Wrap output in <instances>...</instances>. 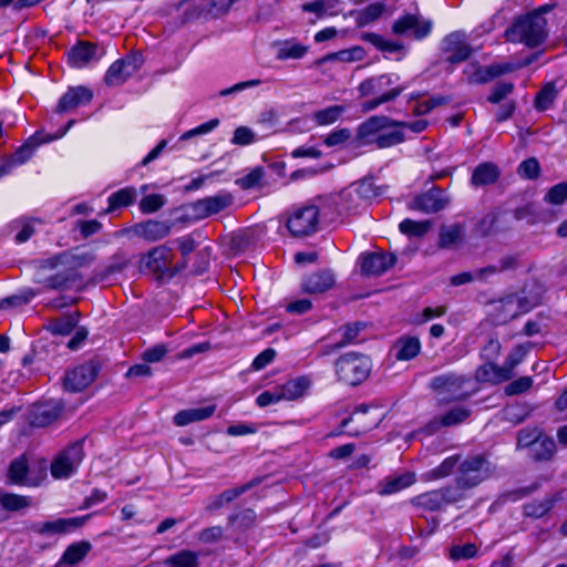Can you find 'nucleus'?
Returning <instances> with one entry per match:
<instances>
[{"mask_svg":"<svg viewBox=\"0 0 567 567\" xmlns=\"http://www.w3.org/2000/svg\"><path fill=\"white\" fill-rule=\"evenodd\" d=\"M398 125L399 121L385 115L370 116L357 127V144L379 150L399 145L405 141V134Z\"/></svg>","mask_w":567,"mask_h":567,"instance_id":"obj_1","label":"nucleus"},{"mask_svg":"<svg viewBox=\"0 0 567 567\" xmlns=\"http://www.w3.org/2000/svg\"><path fill=\"white\" fill-rule=\"evenodd\" d=\"M408 85L400 83V75L396 73H383L363 80L358 92L361 97L371 96L362 103V111L371 112L379 106L394 101L400 96Z\"/></svg>","mask_w":567,"mask_h":567,"instance_id":"obj_2","label":"nucleus"},{"mask_svg":"<svg viewBox=\"0 0 567 567\" xmlns=\"http://www.w3.org/2000/svg\"><path fill=\"white\" fill-rule=\"evenodd\" d=\"M547 8L543 7L518 17L505 31L506 41L523 43L530 49L542 45L548 35L547 20L544 17Z\"/></svg>","mask_w":567,"mask_h":567,"instance_id":"obj_3","label":"nucleus"},{"mask_svg":"<svg viewBox=\"0 0 567 567\" xmlns=\"http://www.w3.org/2000/svg\"><path fill=\"white\" fill-rule=\"evenodd\" d=\"M75 256L60 252L34 261V281L44 289H61L71 279V270L75 267Z\"/></svg>","mask_w":567,"mask_h":567,"instance_id":"obj_4","label":"nucleus"},{"mask_svg":"<svg viewBox=\"0 0 567 567\" xmlns=\"http://www.w3.org/2000/svg\"><path fill=\"white\" fill-rule=\"evenodd\" d=\"M323 200L320 196H316L291 209L286 220L291 236L301 238L318 231L320 219H328L329 209Z\"/></svg>","mask_w":567,"mask_h":567,"instance_id":"obj_5","label":"nucleus"},{"mask_svg":"<svg viewBox=\"0 0 567 567\" xmlns=\"http://www.w3.org/2000/svg\"><path fill=\"white\" fill-rule=\"evenodd\" d=\"M430 388L439 404L465 401L476 392L471 378L455 372L435 375L430 381Z\"/></svg>","mask_w":567,"mask_h":567,"instance_id":"obj_6","label":"nucleus"},{"mask_svg":"<svg viewBox=\"0 0 567 567\" xmlns=\"http://www.w3.org/2000/svg\"><path fill=\"white\" fill-rule=\"evenodd\" d=\"M371 190L370 183H360L353 185L337 195L320 196L324 199V206H328V220L336 217L350 214L358 210L364 200L369 197Z\"/></svg>","mask_w":567,"mask_h":567,"instance_id":"obj_7","label":"nucleus"},{"mask_svg":"<svg viewBox=\"0 0 567 567\" xmlns=\"http://www.w3.org/2000/svg\"><path fill=\"white\" fill-rule=\"evenodd\" d=\"M495 473V465L483 454L462 457L456 470L455 482L472 489L491 478Z\"/></svg>","mask_w":567,"mask_h":567,"instance_id":"obj_8","label":"nucleus"},{"mask_svg":"<svg viewBox=\"0 0 567 567\" xmlns=\"http://www.w3.org/2000/svg\"><path fill=\"white\" fill-rule=\"evenodd\" d=\"M371 371V361L367 355L349 352L336 361V373L348 385H358Z\"/></svg>","mask_w":567,"mask_h":567,"instance_id":"obj_9","label":"nucleus"},{"mask_svg":"<svg viewBox=\"0 0 567 567\" xmlns=\"http://www.w3.org/2000/svg\"><path fill=\"white\" fill-rule=\"evenodd\" d=\"M8 477L14 484L35 487L47 478V466L43 462L29 464L22 455L11 462Z\"/></svg>","mask_w":567,"mask_h":567,"instance_id":"obj_10","label":"nucleus"},{"mask_svg":"<svg viewBox=\"0 0 567 567\" xmlns=\"http://www.w3.org/2000/svg\"><path fill=\"white\" fill-rule=\"evenodd\" d=\"M433 29V21L425 18L419 10L404 13L392 24V32L395 35L410 37L416 41L427 38Z\"/></svg>","mask_w":567,"mask_h":567,"instance_id":"obj_11","label":"nucleus"},{"mask_svg":"<svg viewBox=\"0 0 567 567\" xmlns=\"http://www.w3.org/2000/svg\"><path fill=\"white\" fill-rule=\"evenodd\" d=\"M84 457L83 441H76L62 451L51 464V474L56 480L69 478Z\"/></svg>","mask_w":567,"mask_h":567,"instance_id":"obj_12","label":"nucleus"},{"mask_svg":"<svg viewBox=\"0 0 567 567\" xmlns=\"http://www.w3.org/2000/svg\"><path fill=\"white\" fill-rule=\"evenodd\" d=\"M143 64L141 54H128L116 60L107 69L104 82L110 86H117L126 82Z\"/></svg>","mask_w":567,"mask_h":567,"instance_id":"obj_13","label":"nucleus"},{"mask_svg":"<svg viewBox=\"0 0 567 567\" xmlns=\"http://www.w3.org/2000/svg\"><path fill=\"white\" fill-rule=\"evenodd\" d=\"M533 308L524 297L509 295L496 301L493 306V319L497 324H504L509 320L528 312Z\"/></svg>","mask_w":567,"mask_h":567,"instance_id":"obj_14","label":"nucleus"},{"mask_svg":"<svg viewBox=\"0 0 567 567\" xmlns=\"http://www.w3.org/2000/svg\"><path fill=\"white\" fill-rule=\"evenodd\" d=\"M467 34L464 31H454L442 40V51L450 63H461L467 60L473 53V49L467 41Z\"/></svg>","mask_w":567,"mask_h":567,"instance_id":"obj_15","label":"nucleus"},{"mask_svg":"<svg viewBox=\"0 0 567 567\" xmlns=\"http://www.w3.org/2000/svg\"><path fill=\"white\" fill-rule=\"evenodd\" d=\"M173 250L167 245H159L152 248L148 252L142 256L140 260L141 271H147L162 277L168 270L172 261Z\"/></svg>","mask_w":567,"mask_h":567,"instance_id":"obj_16","label":"nucleus"},{"mask_svg":"<svg viewBox=\"0 0 567 567\" xmlns=\"http://www.w3.org/2000/svg\"><path fill=\"white\" fill-rule=\"evenodd\" d=\"M99 373V364L94 361L85 362L66 372L64 388L71 392H80L89 386Z\"/></svg>","mask_w":567,"mask_h":567,"instance_id":"obj_17","label":"nucleus"},{"mask_svg":"<svg viewBox=\"0 0 567 567\" xmlns=\"http://www.w3.org/2000/svg\"><path fill=\"white\" fill-rule=\"evenodd\" d=\"M91 516L92 514L71 518H58L55 520H49L43 523L38 522L33 523L30 529L37 534L45 536L68 534L83 526Z\"/></svg>","mask_w":567,"mask_h":567,"instance_id":"obj_18","label":"nucleus"},{"mask_svg":"<svg viewBox=\"0 0 567 567\" xmlns=\"http://www.w3.org/2000/svg\"><path fill=\"white\" fill-rule=\"evenodd\" d=\"M173 225L171 220L147 219L135 224L131 231L148 243H155L166 238L171 234Z\"/></svg>","mask_w":567,"mask_h":567,"instance_id":"obj_19","label":"nucleus"},{"mask_svg":"<svg viewBox=\"0 0 567 567\" xmlns=\"http://www.w3.org/2000/svg\"><path fill=\"white\" fill-rule=\"evenodd\" d=\"M233 204V196L228 193H218L214 196H207L192 204V210L196 218L205 219L216 215Z\"/></svg>","mask_w":567,"mask_h":567,"instance_id":"obj_20","label":"nucleus"},{"mask_svg":"<svg viewBox=\"0 0 567 567\" xmlns=\"http://www.w3.org/2000/svg\"><path fill=\"white\" fill-rule=\"evenodd\" d=\"M449 204L450 198L444 190L439 187H432L414 198L412 208L425 214H434L446 208Z\"/></svg>","mask_w":567,"mask_h":567,"instance_id":"obj_21","label":"nucleus"},{"mask_svg":"<svg viewBox=\"0 0 567 567\" xmlns=\"http://www.w3.org/2000/svg\"><path fill=\"white\" fill-rule=\"evenodd\" d=\"M360 261L362 274L380 276L395 264L396 258L391 254L375 251L361 255Z\"/></svg>","mask_w":567,"mask_h":567,"instance_id":"obj_22","label":"nucleus"},{"mask_svg":"<svg viewBox=\"0 0 567 567\" xmlns=\"http://www.w3.org/2000/svg\"><path fill=\"white\" fill-rule=\"evenodd\" d=\"M336 284L334 274L329 269H321L302 278L301 289L309 295L323 293Z\"/></svg>","mask_w":567,"mask_h":567,"instance_id":"obj_23","label":"nucleus"},{"mask_svg":"<svg viewBox=\"0 0 567 567\" xmlns=\"http://www.w3.org/2000/svg\"><path fill=\"white\" fill-rule=\"evenodd\" d=\"M415 481V474L413 472L389 475L377 484L375 492L380 496L393 495L410 487Z\"/></svg>","mask_w":567,"mask_h":567,"instance_id":"obj_24","label":"nucleus"},{"mask_svg":"<svg viewBox=\"0 0 567 567\" xmlns=\"http://www.w3.org/2000/svg\"><path fill=\"white\" fill-rule=\"evenodd\" d=\"M92 97V91L85 86L71 87L61 96L56 105V112L64 113L80 105H85L91 102Z\"/></svg>","mask_w":567,"mask_h":567,"instance_id":"obj_25","label":"nucleus"},{"mask_svg":"<svg viewBox=\"0 0 567 567\" xmlns=\"http://www.w3.org/2000/svg\"><path fill=\"white\" fill-rule=\"evenodd\" d=\"M61 406L56 402L37 404L30 412V424L35 427H43L55 421L61 414Z\"/></svg>","mask_w":567,"mask_h":567,"instance_id":"obj_26","label":"nucleus"},{"mask_svg":"<svg viewBox=\"0 0 567 567\" xmlns=\"http://www.w3.org/2000/svg\"><path fill=\"white\" fill-rule=\"evenodd\" d=\"M471 415L470 409L465 406H453L444 414L434 417L426 425V431L433 433L442 426H453L464 422Z\"/></svg>","mask_w":567,"mask_h":567,"instance_id":"obj_27","label":"nucleus"},{"mask_svg":"<svg viewBox=\"0 0 567 567\" xmlns=\"http://www.w3.org/2000/svg\"><path fill=\"white\" fill-rule=\"evenodd\" d=\"M368 410L367 405L358 406L352 415L341 422L343 432L348 435L357 436L372 429L374 426V422H367L364 420Z\"/></svg>","mask_w":567,"mask_h":567,"instance_id":"obj_28","label":"nucleus"},{"mask_svg":"<svg viewBox=\"0 0 567 567\" xmlns=\"http://www.w3.org/2000/svg\"><path fill=\"white\" fill-rule=\"evenodd\" d=\"M96 51V44L79 41L68 52V62L72 68L81 69L95 59Z\"/></svg>","mask_w":567,"mask_h":567,"instance_id":"obj_29","label":"nucleus"},{"mask_svg":"<svg viewBox=\"0 0 567 567\" xmlns=\"http://www.w3.org/2000/svg\"><path fill=\"white\" fill-rule=\"evenodd\" d=\"M501 175L498 166L492 162H485L477 165L471 177V183L475 187H482L494 184Z\"/></svg>","mask_w":567,"mask_h":567,"instance_id":"obj_30","label":"nucleus"},{"mask_svg":"<svg viewBox=\"0 0 567 567\" xmlns=\"http://www.w3.org/2000/svg\"><path fill=\"white\" fill-rule=\"evenodd\" d=\"M393 351L398 360L408 361L420 353L421 342L417 337L402 336L395 341Z\"/></svg>","mask_w":567,"mask_h":567,"instance_id":"obj_31","label":"nucleus"},{"mask_svg":"<svg viewBox=\"0 0 567 567\" xmlns=\"http://www.w3.org/2000/svg\"><path fill=\"white\" fill-rule=\"evenodd\" d=\"M216 411V405H207L203 408H193L179 411L174 416V423L177 426H185L194 422L209 419Z\"/></svg>","mask_w":567,"mask_h":567,"instance_id":"obj_32","label":"nucleus"},{"mask_svg":"<svg viewBox=\"0 0 567 567\" xmlns=\"http://www.w3.org/2000/svg\"><path fill=\"white\" fill-rule=\"evenodd\" d=\"M555 453L556 443L554 439L544 433L528 450L527 455L535 462H546L551 460Z\"/></svg>","mask_w":567,"mask_h":567,"instance_id":"obj_33","label":"nucleus"},{"mask_svg":"<svg viewBox=\"0 0 567 567\" xmlns=\"http://www.w3.org/2000/svg\"><path fill=\"white\" fill-rule=\"evenodd\" d=\"M39 144L40 143L37 141L35 136L29 137L24 144L18 147L4 162L13 171L18 166L25 164L33 156Z\"/></svg>","mask_w":567,"mask_h":567,"instance_id":"obj_34","label":"nucleus"},{"mask_svg":"<svg viewBox=\"0 0 567 567\" xmlns=\"http://www.w3.org/2000/svg\"><path fill=\"white\" fill-rule=\"evenodd\" d=\"M476 379L481 382L502 383L509 380V374L504 365L489 361L480 367L476 372Z\"/></svg>","mask_w":567,"mask_h":567,"instance_id":"obj_35","label":"nucleus"},{"mask_svg":"<svg viewBox=\"0 0 567 567\" xmlns=\"http://www.w3.org/2000/svg\"><path fill=\"white\" fill-rule=\"evenodd\" d=\"M465 228L462 224L443 226L440 230L439 246L441 248H452L463 240Z\"/></svg>","mask_w":567,"mask_h":567,"instance_id":"obj_36","label":"nucleus"},{"mask_svg":"<svg viewBox=\"0 0 567 567\" xmlns=\"http://www.w3.org/2000/svg\"><path fill=\"white\" fill-rule=\"evenodd\" d=\"M411 503L421 509L434 512L440 511L444 506L443 496L439 489H433L423 494H420L411 499Z\"/></svg>","mask_w":567,"mask_h":567,"instance_id":"obj_37","label":"nucleus"},{"mask_svg":"<svg viewBox=\"0 0 567 567\" xmlns=\"http://www.w3.org/2000/svg\"><path fill=\"white\" fill-rule=\"evenodd\" d=\"M310 386V381L306 377L296 378L287 381L282 386L281 396L284 400L292 401L299 399Z\"/></svg>","mask_w":567,"mask_h":567,"instance_id":"obj_38","label":"nucleus"},{"mask_svg":"<svg viewBox=\"0 0 567 567\" xmlns=\"http://www.w3.org/2000/svg\"><path fill=\"white\" fill-rule=\"evenodd\" d=\"M135 198H136V190L134 187L121 188L120 190L110 195V197L107 199L109 207L105 210V213H110L115 209L126 207V206L133 204Z\"/></svg>","mask_w":567,"mask_h":567,"instance_id":"obj_39","label":"nucleus"},{"mask_svg":"<svg viewBox=\"0 0 567 567\" xmlns=\"http://www.w3.org/2000/svg\"><path fill=\"white\" fill-rule=\"evenodd\" d=\"M199 555L189 549H183L165 559L166 567H198Z\"/></svg>","mask_w":567,"mask_h":567,"instance_id":"obj_40","label":"nucleus"},{"mask_svg":"<svg viewBox=\"0 0 567 567\" xmlns=\"http://www.w3.org/2000/svg\"><path fill=\"white\" fill-rule=\"evenodd\" d=\"M363 39L382 52L401 53L404 51V45L402 43L388 40L378 33H365Z\"/></svg>","mask_w":567,"mask_h":567,"instance_id":"obj_41","label":"nucleus"},{"mask_svg":"<svg viewBox=\"0 0 567 567\" xmlns=\"http://www.w3.org/2000/svg\"><path fill=\"white\" fill-rule=\"evenodd\" d=\"M78 323V315H64L60 318L51 320L47 329L58 336H68L70 334Z\"/></svg>","mask_w":567,"mask_h":567,"instance_id":"obj_42","label":"nucleus"},{"mask_svg":"<svg viewBox=\"0 0 567 567\" xmlns=\"http://www.w3.org/2000/svg\"><path fill=\"white\" fill-rule=\"evenodd\" d=\"M384 4L374 2L354 13L355 22L359 27H365L378 20L384 12Z\"/></svg>","mask_w":567,"mask_h":567,"instance_id":"obj_43","label":"nucleus"},{"mask_svg":"<svg viewBox=\"0 0 567 567\" xmlns=\"http://www.w3.org/2000/svg\"><path fill=\"white\" fill-rule=\"evenodd\" d=\"M346 112V106L343 105H331L326 109L316 111L312 114V120L317 123V125H330L336 123Z\"/></svg>","mask_w":567,"mask_h":567,"instance_id":"obj_44","label":"nucleus"},{"mask_svg":"<svg viewBox=\"0 0 567 567\" xmlns=\"http://www.w3.org/2000/svg\"><path fill=\"white\" fill-rule=\"evenodd\" d=\"M248 486L243 485L235 488H229L217 495L215 498H213L207 505L206 511L208 512H215L223 506L231 503L235 498L240 496L243 493L247 491Z\"/></svg>","mask_w":567,"mask_h":567,"instance_id":"obj_45","label":"nucleus"},{"mask_svg":"<svg viewBox=\"0 0 567 567\" xmlns=\"http://www.w3.org/2000/svg\"><path fill=\"white\" fill-rule=\"evenodd\" d=\"M91 548L92 545L89 542L73 543L65 549L62 558L72 567L82 561Z\"/></svg>","mask_w":567,"mask_h":567,"instance_id":"obj_46","label":"nucleus"},{"mask_svg":"<svg viewBox=\"0 0 567 567\" xmlns=\"http://www.w3.org/2000/svg\"><path fill=\"white\" fill-rule=\"evenodd\" d=\"M532 348L530 342L517 344L513 348L507 359L504 362V368L506 372L509 374V379L514 375L515 368L524 360L525 355Z\"/></svg>","mask_w":567,"mask_h":567,"instance_id":"obj_47","label":"nucleus"},{"mask_svg":"<svg viewBox=\"0 0 567 567\" xmlns=\"http://www.w3.org/2000/svg\"><path fill=\"white\" fill-rule=\"evenodd\" d=\"M308 52V47L303 45L293 40L285 41L280 44L277 59L289 60V59H301Z\"/></svg>","mask_w":567,"mask_h":567,"instance_id":"obj_48","label":"nucleus"},{"mask_svg":"<svg viewBox=\"0 0 567 567\" xmlns=\"http://www.w3.org/2000/svg\"><path fill=\"white\" fill-rule=\"evenodd\" d=\"M0 506L6 511L17 512L31 506V498L13 493H4L0 496Z\"/></svg>","mask_w":567,"mask_h":567,"instance_id":"obj_49","label":"nucleus"},{"mask_svg":"<svg viewBox=\"0 0 567 567\" xmlns=\"http://www.w3.org/2000/svg\"><path fill=\"white\" fill-rule=\"evenodd\" d=\"M558 94V90L554 82L547 83L536 95L535 107L538 111L548 110L555 102Z\"/></svg>","mask_w":567,"mask_h":567,"instance_id":"obj_50","label":"nucleus"},{"mask_svg":"<svg viewBox=\"0 0 567 567\" xmlns=\"http://www.w3.org/2000/svg\"><path fill=\"white\" fill-rule=\"evenodd\" d=\"M461 460L462 456L458 454L444 458L440 465L431 471V476L435 480H440L456 473Z\"/></svg>","mask_w":567,"mask_h":567,"instance_id":"obj_51","label":"nucleus"},{"mask_svg":"<svg viewBox=\"0 0 567 567\" xmlns=\"http://www.w3.org/2000/svg\"><path fill=\"white\" fill-rule=\"evenodd\" d=\"M430 228L431 221H415L410 218L403 219L399 225L400 231L411 237H422L430 230Z\"/></svg>","mask_w":567,"mask_h":567,"instance_id":"obj_52","label":"nucleus"},{"mask_svg":"<svg viewBox=\"0 0 567 567\" xmlns=\"http://www.w3.org/2000/svg\"><path fill=\"white\" fill-rule=\"evenodd\" d=\"M544 434L539 427L522 429L517 434V450H529Z\"/></svg>","mask_w":567,"mask_h":567,"instance_id":"obj_53","label":"nucleus"},{"mask_svg":"<svg viewBox=\"0 0 567 567\" xmlns=\"http://www.w3.org/2000/svg\"><path fill=\"white\" fill-rule=\"evenodd\" d=\"M443 496L444 506L450 504H455L466 498L467 487L461 486V484L455 482V485H449L442 488H439Z\"/></svg>","mask_w":567,"mask_h":567,"instance_id":"obj_54","label":"nucleus"},{"mask_svg":"<svg viewBox=\"0 0 567 567\" xmlns=\"http://www.w3.org/2000/svg\"><path fill=\"white\" fill-rule=\"evenodd\" d=\"M264 176H265L264 168L260 166H257V167L252 168L249 173L244 175L243 177L237 178L236 184L241 189H245V190L252 189L260 185Z\"/></svg>","mask_w":567,"mask_h":567,"instance_id":"obj_55","label":"nucleus"},{"mask_svg":"<svg viewBox=\"0 0 567 567\" xmlns=\"http://www.w3.org/2000/svg\"><path fill=\"white\" fill-rule=\"evenodd\" d=\"M336 4L337 0H315L303 3L301 9L305 12H312L318 17H322L332 13L331 10L334 9Z\"/></svg>","mask_w":567,"mask_h":567,"instance_id":"obj_56","label":"nucleus"},{"mask_svg":"<svg viewBox=\"0 0 567 567\" xmlns=\"http://www.w3.org/2000/svg\"><path fill=\"white\" fill-rule=\"evenodd\" d=\"M567 200V183H558L550 187L544 196V202L550 205H563Z\"/></svg>","mask_w":567,"mask_h":567,"instance_id":"obj_57","label":"nucleus"},{"mask_svg":"<svg viewBox=\"0 0 567 567\" xmlns=\"http://www.w3.org/2000/svg\"><path fill=\"white\" fill-rule=\"evenodd\" d=\"M165 197L161 194H150L140 202V209L144 214H153L165 205Z\"/></svg>","mask_w":567,"mask_h":567,"instance_id":"obj_58","label":"nucleus"},{"mask_svg":"<svg viewBox=\"0 0 567 567\" xmlns=\"http://www.w3.org/2000/svg\"><path fill=\"white\" fill-rule=\"evenodd\" d=\"M539 172H540L539 163L534 157L523 161L517 168L518 175L524 178H527V179L537 178L539 175Z\"/></svg>","mask_w":567,"mask_h":567,"instance_id":"obj_59","label":"nucleus"},{"mask_svg":"<svg viewBox=\"0 0 567 567\" xmlns=\"http://www.w3.org/2000/svg\"><path fill=\"white\" fill-rule=\"evenodd\" d=\"M514 90V84L511 82H502L497 83L491 94L487 97V101L493 104H497L506 99Z\"/></svg>","mask_w":567,"mask_h":567,"instance_id":"obj_60","label":"nucleus"},{"mask_svg":"<svg viewBox=\"0 0 567 567\" xmlns=\"http://www.w3.org/2000/svg\"><path fill=\"white\" fill-rule=\"evenodd\" d=\"M351 137V131L347 127L330 132L323 140L328 147H334L344 144Z\"/></svg>","mask_w":567,"mask_h":567,"instance_id":"obj_61","label":"nucleus"},{"mask_svg":"<svg viewBox=\"0 0 567 567\" xmlns=\"http://www.w3.org/2000/svg\"><path fill=\"white\" fill-rule=\"evenodd\" d=\"M255 141L254 132L247 126H239L235 130L231 137V144L246 146L250 145Z\"/></svg>","mask_w":567,"mask_h":567,"instance_id":"obj_62","label":"nucleus"},{"mask_svg":"<svg viewBox=\"0 0 567 567\" xmlns=\"http://www.w3.org/2000/svg\"><path fill=\"white\" fill-rule=\"evenodd\" d=\"M224 535V529L220 526H212L204 528L199 532L197 539L203 544L217 543Z\"/></svg>","mask_w":567,"mask_h":567,"instance_id":"obj_63","label":"nucleus"},{"mask_svg":"<svg viewBox=\"0 0 567 567\" xmlns=\"http://www.w3.org/2000/svg\"><path fill=\"white\" fill-rule=\"evenodd\" d=\"M477 553V548L474 544H465L460 546H453L450 555L454 560L473 558Z\"/></svg>","mask_w":567,"mask_h":567,"instance_id":"obj_64","label":"nucleus"}]
</instances>
